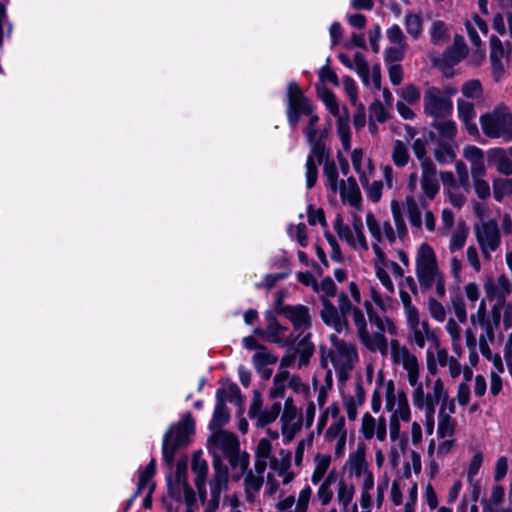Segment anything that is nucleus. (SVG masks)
<instances>
[{
	"instance_id": "nucleus-62",
	"label": "nucleus",
	"mask_w": 512,
	"mask_h": 512,
	"mask_svg": "<svg viewBox=\"0 0 512 512\" xmlns=\"http://www.w3.org/2000/svg\"><path fill=\"white\" fill-rule=\"evenodd\" d=\"M370 180L371 178H366V183H360L365 191L367 199L373 203H377L381 200L384 183L380 180H374L372 182H370Z\"/></svg>"
},
{
	"instance_id": "nucleus-28",
	"label": "nucleus",
	"mask_w": 512,
	"mask_h": 512,
	"mask_svg": "<svg viewBox=\"0 0 512 512\" xmlns=\"http://www.w3.org/2000/svg\"><path fill=\"white\" fill-rule=\"evenodd\" d=\"M191 469L195 475L194 483L197 488L199 498L201 502L204 503L207 497L206 479L208 473V463L202 457L201 451L194 452Z\"/></svg>"
},
{
	"instance_id": "nucleus-18",
	"label": "nucleus",
	"mask_w": 512,
	"mask_h": 512,
	"mask_svg": "<svg viewBox=\"0 0 512 512\" xmlns=\"http://www.w3.org/2000/svg\"><path fill=\"white\" fill-rule=\"evenodd\" d=\"M328 111L336 118L337 134L344 151L351 148L352 133L350 129V116L346 106L340 108L336 96L324 102Z\"/></svg>"
},
{
	"instance_id": "nucleus-48",
	"label": "nucleus",
	"mask_w": 512,
	"mask_h": 512,
	"mask_svg": "<svg viewBox=\"0 0 512 512\" xmlns=\"http://www.w3.org/2000/svg\"><path fill=\"white\" fill-rule=\"evenodd\" d=\"M433 155L440 165L452 163L456 158V145L454 142L437 140Z\"/></svg>"
},
{
	"instance_id": "nucleus-55",
	"label": "nucleus",
	"mask_w": 512,
	"mask_h": 512,
	"mask_svg": "<svg viewBox=\"0 0 512 512\" xmlns=\"http://www.w3.org/2000/svg\"><path fill=\"white\" fill-rule=\"evenodd\" d=\"M497 328L498 326H496L495 324L481 328L483 332L479 335V350L481 354L488 360L492 359V351L490 349V344L495 339V331L497 330Z\"/></svg>"
},
{
	"instance_id": "nucleus-63",
	"label": "nucleus",
	"mask_w": 512,
	"mask_h": 512,
	"mask_svg": "<svg viewBox=\"0 0 512 512\" xmlns=\"http://www.w3.org/2000/svg\"><path fill=\"white\" fill-rule=\"evenodd\" d=\"M468 231L464 226H458L451 234L448 249L451 254L460 251L467 240Z\"/></svg>"
},
{
	"instance_id": "nucleus-8",
	"label": "nucleus",
	"mask_w": 512,
	"mask_h": 512,
	"mask_svg": "<svg viewBox=\"0 0 512 512\" xmlns=\"http://www.w3.org/2000/svg\"><path fill=\"white\" fill-rule=\"evenodd\" d=\"M330 341L332 347L326 354L323 353V359L330 360L339 381L345 382L358 361L357 350L354 345L335 335L330 337Z\"/></svg>"
},
{
	"instance_id": "nucleus-21",
	"label": "nucleus",
	"mask_w": 512,
	"mask_h": 512,
	"mask_svg": "<svg viewBox=\"0 0 512 512\" xmlns=\"http://www.w3.org/2000/svg\"><path fill=\"white\" fill-rule=\"evenodd\" d=\"M281 315L291 323L294 334L299 333L301 336L312 326L311 310L305 305L296 304L282 308Z\"/></svg>"
},
{
	"instance_id": "nucleus-16",
	"label": "nucleus",
	"mask_w": 512,
	"mask_h": 512,
	"mask_svg": "<svg viewBox=\"0 0 512 512\" xmlns=\"http://www.w3.org/2000/svg\"><path fill=\"white\" fill-rule=\"evenodd\" d=\"M475 236L480 247L481 254L486 260L491 259L501 244V235L495 220H487L475 226Z\"/></svg>"
},
{
	"instance_id": "nucleus-58",
	"label": "nucleus",
	"mask_w": 512,
	"mask_h": 512,
	"mask_svg": "<svg viewBox=\"0 0 512 512\" xmlns=\"http://www.w3.org/2000/svg\"><path fill=\"white\" fill-rule=\"evenodd\" d=\"M472 327L484 328L490 325H494L495 322L491 320L489 314H487L485 299H482L478 305V309L475 313H472L469 317Z\"/></svg>"
},
{
	"instance_id": "nucleus-30",
	"label": "nucleus",
	"mask_w": 512,
	"mask_h": 512,
	"mask_svg": "<svg viewBox=\"0 0 512 512\" xmlns=\"http://www.w3.org/2000/svg\"><path fill=\"white\" fill-rule=\"evenodd\" d=\"M175 486L178 490L183 489V497L187 505V512H193L192 508L196 504V495L187 480V463L178 461L175 471Z\"/></svg>"
},
{
	"instance_id": "nucleus-60",
	"label": "nucleus",
	"mask_w": 512,
	"mask_h": 512,
	"mask_svg": "<svg viewBox=\"0 0 512 512\" xmlns=\"http://www.w3.org/2000/svg\"><path fill=\"white\" fill-rule=\"evenodd\" d=\"M391 213L395 224L394 230L396 233V239L399 238L402 240L407 236L408 230L401 212L400 205L395 200L391 202Z\"/></svg>"
},
{
	"instance_id": "nucleus-9",
	"label": "nucleus",
	"mask_w": 512,
	"mask_h": 512,
	"mask_svg": "<svg viewBox=\"0 0 512 512\" xmlns=\"http://www.w3.org/2000/svg\"><path fill=\"white\" fill-rule=\"evenodd\" d=\"M209 445L215 456L221 452L233 468H239L243 473L249 468V455L239 452V442L234 434L223 430L215 432L209 440Z\"/></svg>"
},
{
	"instance_id": "nucleus-29",
	"label": "nucleus",
	"mask_w": 512,
	"mask_h": 512,
	"mask_svg": "<svg viewBox=\"0 0 512 512\" xmlns=\"http://www.w3.org/2000/svg\"><path fill=\"white\" fill-rule=\"evenodd\" d=\"M333 227L338 237L345 241L349 247L358 251L359 253L368 252V241H365V245L359 244L357 240V234L352 230L350 226L344 223L341 215L336 216L333 222Z\"/></svg>"
},
{
	"instance_id": "nucleus-56",
	"label": "nucleus",
	"mask_w": 512,
	"mask_h": 512,
	"mask_svg": "<svg viewBox=\"0 0 512 512\" xmlns=\"http://www.w3.org/2000/svg\"><path fill=\"white\" fill-rule=\"evenodd\" d=\"M323 175L326 179V187H328L333 193L338 191L340 181L338 180V170L333 160H329L326 157L323 161Z\"/></svg>"
},
{
	"instance_id": "nucleus-24",
	"label": "nucleus",
	"mask_w": 512,
	"mask_h": 512,
	"mask_svg": "<svg viewBox=\"0 0 512 512\" xmlns=\"http://www.w3.org/2000/svg\"><path fill=\"white\" fill-rule=\"evenodd\" d=\"M243 479L244 499L247 504L254 506L260 504V491L264 484V473H258L256 470L247 469Z\"/></svg>"
},
{
	"instance_id": "nucleus-19",
	"label": "nucleus",
	"mask_w": 512,
	"mask_h": 512,
	"mask_svg": "<svg viewBox=\"0 0 512 512\" xmlns=\"http://www.w3.org/2000/svg\"><path fill=\"white\" fill-rule=\"evenodd\" d=\"M411 343L422 349L428 342L438 343V338L427 320H421L420 314L406 319Z\"/></svg>"
},
{
	"instance_id": "nucleus-46",
	"label": "nucleus",
	"mask_w": 512,
	"mask_h": 512,
	"mask_svg": "<svg viewBox=\"0 0 512 512\" xmlns=\"http://www.w3.org/2000/svg\"><path fill=\"white\" fill-rule=\"evenodd\" d=\"M155 474V460L152 459L146 468L139 473V479L137 484V489L133 495V498L137 497L139 494L148 492V495H151L155 484L153 482V476Z\"/></svg>"
},
{
	"instance_id": "nucleus-6",
	"label": "nucleus",
	"mask_w": 512,
	"mask_h": 512,
	"mask_svg": "<svg viewBox=\"0 0 512 512\" xmlns=\"http://www.w3.org/2000/svg\"><path fill=\"white\" fill-rule=\"evenodd\" d=\"M411 399L414 407H432L434 413L436 406L440 403L439 416L451 417L456 410L455 399L449 397L444 381L440 377L433 380L432 391L430 392H425L424 387L412 390Z\"/></svg>"
},
{
	"instance_id": "nucleus-64",
	"label": "nucleus",
	"mask_w": 512,
	"mask_h": 512,
	"mask_svg": "<svg viewBox=\"0 0 512 512\" xmlns=\"http://www.w3.org/2000/svg\"><path fill=\"white\" fill-rule=\"evenodd\" d=\"M512 195V179L497 178L493 181V196L501 202Z\"/></svg>"
},
{
	"instance_id": "nucleus-3",
	"label": "nucleus",
	"mask_w": 512,
	"mask_h": 512,
	"mask_svg": "<svg viewBox=\"0 0 512 512\" xmlns=\"http://www.w3.org/2000/svg\"><path fill=\"white\" fill-rule=\"evenodd\" d=\"M318 435L323 434L324 443L333 449L336 459L346 453L347 429L344 416L337 403L333 402L321 411L316 424Z\"/></svg>"
},
{
	"instance_id": "nucleus-52",
	"label": "nucleus",
	"mask_w": 512,
	"mask_h": 512,
	"mask_svg": "<svg viewBox=\"0 0 512 512\" xmlns=\"http://www.w3.org/2000/svg\"><path fill=\"white\" fill-rule=\"evenodd\" d=\"M430 41L433 45L442 46L450 39V31L448 26L441 20L432 22L429 29Z\"/></svg>"
},
{
	"instance_id": "nucleus-14",
	"label": "nucleus",
	"mask_w": 512,
	"mask_h": 512,
	"mask_svg": "<svg viewBox=\"0 0 512 512\" xmlns=\"http://www.w3.org/2000/svg\"><path fill=\"white\" fill-rule=\"evenodd\" d=\"M264 319L266 327L264 329H255V334L281 347L292 348L295 345L296 338L294 332H291L287 326L280 324L273 311H266Z\"/></svg>"
},
{
	"instance_id": "nucleus-12",
	"label": "nucleus",
	"mask_w": 512,
	"mask_h": 512,
	"mask_svg": "<svg viewBox=\"0 0 512 512\" xmlns=\"http://www.w3.org/2000/svg\"><path fill=\"white\" fill-rule=\"evenodd\" d=\"M389 347L392 362L401 365L406 371L407 381L412 390H416L418 387L423 388L424 383L419 381L420 364L417 356L395 339L390 341Z\"/></svg>"
},
{
	"instance_id": "nucleus-33",
	"label": "nucleus",
	"mask_w": 512,
	"mask_h": 512,
	"mask_svg": "<svg viewBox=\"0 0 512 512\" xmlns=\"http://www.w3.org/2000/svg\"><path fill=\"white\" fill-rule=\"evenodd\" d=\"M303 418L299 412L282 413L280 417L281 434L285 444L290 443L301 431Z\"/></svg>"
},
{
	"instance_id": "nucleus-45",
	"label": "nucleus",
	"mask_w": 512,
	"mask_h": 512,
	"mask_svg": "<svg viewBox=\"0 0 512 512\" xmlns=\"http://www.w3.org/2000/svg\"><path fill=\"white\" fill-rule=\"evenodd\" d=\"M314 467L310 476L311 482H320L326 479L332 463V456L330 454L318 453L313 459Z\"/></svg>"
},
{
	"instance_id": "nucleus-11",
	"label": "nucleus",
	"mask_w": 512,
	"mask_h": 512,
	"mask_svg": "<svg viewBox=\"0 0 512 512\" xmlns=\"http://www.w3.org/2000/svg\"><path fill=\"white\" fill-rule=\"evenodd\" d=\"M457 90L452 87L440 89L435 86L428 87L423 96V112L433 119L449 117L453 111L451 96Z\"/></svg>"
},
{
	"instance_id": "nucleus-4",
	"label": "nucleus",
	"mask_w": 512,
	"mask_h": 512,
	"mask_svg": "<svg viewBox=\"0 0 512 512\" xmlns=\"http://www.w3.org/2000/svg\"><path fill=\"white\" fill-rule=\"evenodd\" d=\"M415 275L423 289L435 286L436 294L444 297L446 294L445 277L440 270L436 253L427 243L420 244L415 252Z\"/></svg>"
},
{
	"instance_id": "nucleus-20",
	"label": "nucleus",
	"mask_w": 512,
	"mask_h": 512,
	"mask_svg": "<svg viewBox=\"0 0 512 512\" xmlns=\"http://www.w3.org/2000/svg\"><path fill=\"white\" fill-rule=\"evenodd\" d=\"M467 55V46L460 35L454 37L453 45L446 49L442 55L433 59L434 64L445 74L457 65Z\"/></svg>"
},
{
	"instance_id": "nucleus-59",
	"label": "nucleus",
	"mask_w": 512,
	"mask_h": 512,
	"mask_svg": "<svg viewBox=\"0 0 512 512\" xmlns=\"http://www.w3.org/2000/svg\"><path fill=\"white\" fill-rule=\"evenodd\" d=\"M404 26L407 33L413 38L418 39L423 32V19L420 14L408 13L404 17Z\"/></svg>"
},
{
	"instance_id": "nucleus-51",
	"label": "nucleus",
	"mask_w": 512,
	"mask_h": 512,
	"mask_svg": "<svg viewBox=\"0 0 512 512\" xmlns=\"http://www.w3.org/2000/svg\"><path fill=\"white\" fill-rule=\"evenodd\" d=\"M230 419V413L225 404V399L222 397L221 392H216V405L213 413L210 426L212 428H220L225 425Z\"/></svg>"
},
{
	"instance_id": "nucleus-7",
	"label": "nucleus",
	"mask_w": 512,
	"mask_h": 512,
	"mask_svg": "<svg viewBox=\"0 0 512 512\" xmlns=\"http://www.w3.org/2000/svg\"><path fill=\"white\" fill-rule=\"evenodd\" d=\"M481 129L489 138L500 139L504 143L512 141V112L503 103L479 118Z\"/></svg>"
},
{
	"instance_id": "nucleus-15",
	"label": "nucleus",
	"mask_w": 512,
	"mask_h": 512,
	"mask_svg": "<svg viewBox=\"0 0 512 512\" xmlns=\"http://www.w3.org/2000/svg\"><path fill=\"white\" fill-rule=\"evenodd\" d=\"M287 102V119L293 129L296 128L302 115H306L308 119L311 115H315L312 103L303 95L295 82L288 85Z\"/></svg>"
},
{
	"instance_id": "nucleus-40",
	"label": "nucleus",
	"mask_w": 512,
	"mask_h": 512,
	"mask_svg": "<svg viewBox=\"0 0 512 512\" xmlns=\"http://www.w3.org/2000/svg\"><path fill=\"white\" fill-rule=\"evenodd\" d=\"M334 481L335 472L332 470L326 479L320 480V482H311L314 486H317L316 500L323 507L328 506L333 500L335 493L333 488Z\"/></svg>"
},
{
	"instance_id": "nucleus-1",
	"label": "nucleus",
	"mask_w": 512,
	"mask_h": 512,
	"mask_svg": "<svg viewBox=\"0 0 512 512\" xmlns=\"http://www.w3.org/2000/svg\"><path fill=\"white\" fill-rule=\"evenodd\" d=\"M314 291L319 294L322 306L319 315L326 326L339 334H347L350 331L347 316L350 315L361 344L370 352H386L384 338L380 334L368 333L363 310L354 306L346 293L338 294L337 306L331 302L329 298L336 295V285L331 278L326 277L320 283L317 282Z\"/></svg>"
},
{
	"instance_id": "nucleus-2",
	"label": "nucleus",
	"mask_w": 512,
	"mask_h": 512,
	"mask_svg": "<svg viewBox=\"0 0 512 512\" xmlns=\"http://www.w3.org/2000/svg\"><path fill=\"white\" fill-rule=\"evenodd\" d=\"M420 187L421 194L418 199L408 195L405 198V208L408 221L413 229L421 231L425 229L432 233L436 230V217L434 213L428 209V201H432L440 191V182L438 172L433 162H424L420 167Z\"/></svg>"
},
{
	"instance_id": "nucleus-43",
	"label": "nucleus",
	"mask_w": 512,
	"mask_h": 512,
	"mask_svg": "<svg viewBox=\"0 0 512 512\" xmlns=\"http://www.w3.org/2000/svg\"><path fill=\"white\" fill-rule=\"evenodd\" d=\"M460 324L461 323L457 322L454 318H449L445 324V331L450 338L452 351L458 357H461L464 352L462 346V328Z\"/></svg>"
},
{
	"instance_id": "nucleus-32",
	"label": "nucleus",
	"mask_w": 512,
	"mask_h": 512,
	"mask_svg": "<svg viewBox=\"0 0 512 512\" xmlns=\"http://www.w3.org/2000/svg\"><path fill=\"white\" fill-rule=\"evenodd\" d=\"M337 192H339L344 203H348L357 210L361 209V191L354 177L351 176L347 180H341Z\"/></svg>"
},
{
	"instance_id": "nucleus-23",
	"label": "nucleus",
	"mask_w": 512,
	"mask_h": 512,
	"mask_svg": "<svg viewBox=\"0 0 512 512\" xmlns=\"http://www.w3.org/2000/svg\"><path fill=\"white\" fill-rule=\"evenodd\" d=\"M484 290L487 300L506 302V297L512 293V283L507 275L500 274L495 280L487 279Z\"/></svg>"
},
{
	"instance_id": "nucleus-42",
	"label": "nucleus",
	"mask_w": 512,
	"mask_h": 512,
	"mask_svg": "<svg viewBox=\"0 0 512 512\" xmlns=\"http://www.w3.org/2000/svg\"><path fill=\"white\" fill-rule=\"evenodd\" d=\"M483 459V453L477 451L471 458L466 472L467 481L473 488V497L475 500H477L480 490V482L476 479V476L482 466Z\"/></svg>"
},
{
	"instance_id": "nucleus-37",
	"label": "nucleus",
	"mask_w": 512,
	"mask_h": 512,
	"mask_svg": "<svg viewBox=\"0 0 512 512\" xmlns=\"http://www.w3.org/2000/svg\"><path fill=\"white\" fill-rule=\"evenodd\" d=\"M296 343L292 347L294 352L299 355L298 367L301 368L308 364L310 357L314 353V344L311 342V333L306 331L303 335L295 333ZM291 350V348H289Z\"/></svg>"
},
{
	"instance_id": "nucleus-39",
	"label": "nucleus",
	"mask_w": 512,
	"mask_h": 512,
	"mask_svg": "<svg viewBox=\"0 0 512 512\" xmlns=\"http://www.w3.org/2000/svg\"><path fill=\"white\" fill-rule=\"evenodd\" d=\"M489 164L495 166L496 170L505 176L512 174V159L507 150L503 148H492L487 152Z\"/></svg>"
},
{
	"instance_id": "nucleus-27",
	"label": "nucleus",
	"mask_w": 512,
	"mask_h": 512,
	"mask_svg": "<svg viewBox=\"0 0 512 512\" xmlns=\"http://www.w3.org/2000/svg\"><path fill=\"white\" fill-rule=\"evenodd\" d=\"M366 393L361 381H357L354 390L342 397L343 407L349 421H355L358 417V409L363 406Z\"/></svg>"
},
{
	"instance_id": "nucleus-41",
	"label": "nucleus",
	"mask_w": 512,
	"mask_h": 512,
	"mask_svg": "<svg viewBox=\"0 0 512 512\" xmlns=\"http://www.w3.org/2000/svg\"><path fill=\"white\" fill-rule=\"evenodd\" d=\"M272 456V443L270 439L261 438L255 449L254 469L256 472L264 473Z\"/></svg>"
},
{
	"instance_id": "nucleus-47",
	"label": "nucleus",
	"mask_w": 512,
	"mask_h": 512,
	"mask_svg": "<svg viewBox=\"0 0 512 512\" xmlns=\"http://www.w3.org/2000/svg\"><path fill=\"white\" fill-rule=\"evenodd\" d=\"M253 364L258 372H261L265 378L271 376V370L267 366L276 363L277 357L274 356L266 347H259V350L253 355Z\"/></svg>"
},
{
	"instance_id": "nucleus-25",
	"label": "nucleus",
	"mask_w": 512,
	"mask_h": 512,
	"mask_svg": "<svg viewBox=\"0 0 512 512\" xmlns=\"http://www.w3.org/2000/svg\"><path fill=\"white\" fill-rule=\"evenodd\" d=\"M343 468L349 476L357 479H360L365 475L367 476L368 473L372 472L366 459L365 447L358 446L354 451H352Z\"/></svg>"
},
{
	"instance_id": "nucleus-50",
	"label": "nucleus",
	"mask_w": 512,
	"mask_h": 512,
	"mask_svg": "<svg viewBox=\"0 0 512 512\" xmlns=\"http://www.w3.org/2000/svg\"><path fill=\"white\" fill-rule=\"evenodd\" d=\"M467 34L471 44L474 47L481 46V39L478 35V31L482 32L484 35L488 32V26L486 22L480 18L478 15H474L471 20H468L465 24Z\"/></svg>"
},
{
	"instance_id": "nucleus-36",
	"label": "nucleus",
	"mask_w": 512,
	"mask_h": 512,
	"mask_svg": "<svg viewBox=\"0 0 512 512\" xmlns=\"http://www.w3.org/2000/svg\"><path fill=\"white\" fill-rule=\"evenodd\" d=\"M339 61L350 70H355L364 85L369 86V64L363 54L357 52L352 61L346 54L338 55Z\"/></svg>"
},
{
	"instance_id": "nucleus-54",
	"label": "nucleus",
	"mask_w": 512,
	"mask_h": 512,
	"mask_svg": "<svg viewBox=\"0 0 512 512\" xmlns=\"http://www.w3.org/2000/svg\"><path fill=\"white\" fill-rule=\"evenodd\" d=\"M401 422L389 418V437L392 443H395L404 453L408 449V436L402 432Z\"/></svg>"
},
{
	"instance_id": "nucleus-22",
	"label": "nucleus",
	"mask_w": 512,
	"mask_h": 512,
	"mask_svg": "<svg viewBox=\"0 0 512 512\" xmlns=\"http://www.w3.org/2000/svg\"><path fill=\"white\" fill-rule=\"evenodd\" d=\"M360 434L365 440L376 438L380 442L387 438V421L385 417L375 418L369 412H365L361 418L359 429Z\"/></svg>"
},
{
	"instance_id": "nucleus-34",
	"label": "nucleus",
	"mask_w": 512,
	"mask_h": 512,
	"mask_svg": "<svg viewBox=\"0 0 512 512\" xmlns=\"http://www.w3.org/2000/svg\"><path fill=\"white\" fill-rule=\"evenodd\" d=\"M228 470L222 465L219 456H214V474L210 481L211 499L219 500L220 494L227 488Z\"/></svg>"
},
{
	"instance_id": "nucleus-10",
	"label": "nucleus",
	"mask_w": 512,
	"mask_h": 512,
	"mask_svg": "<svg viewBox=\"0 0 512 512\" xmlns=\"http://www.w3.org/2000/svg\"><path fill=\"white\" fill-rule=\"evenodd\" d=\"M194 433V420L187 413L177 424L171 425L165 433L162 444L163 458L168 465L174 461L175 451L189 444L190 436Z\"/></svg>"
},
{
	"instance_id": "nucleus-31",
	"label": "nucleus",
	"mask_w": 512,
	"mask_h": 512,
	"mask_svg": "<svg viewBox=\"0 0 512 512\" xmlns=\"http://www.w3.org/2000/svg\"><path fill=\"white\" fill-rule=\"evenodd\" d=\"M351 163L360 182L366 183V178H373L375 167L371 158L365 155L363 149L355 148L351 152Z\"/></svg>"
},
{
	"instance_id": "nucleus-35",
	"label": "nucleus",
	"mask_w": 512,
	"mask_h": 512,
	"mask_svg": "<svg viewBox=\"0 0 512 512\" xmlns=\"http://www.w3.org/2000/svg\"><path fill=\"white\" fill-rule=\"evenodd\" d=\"M364 307L368 313L370 321L372 323H374L375 326L377 327V329L379 330L378 332L368 331V333L369 334H380L384 338L385 343H386V352H384V353L380 352V353L382 355H386L388 353V343H387L386 337L384 336V333H388L390 335H395L397 332L396 326L391 319H389L387 317L382 318V317L377 316L375 313H373L372 305L369 301H365ZM367 330H369V329L367 328Z\"/></svg>"
},
{
	"instance_id": "nucleus-61",
	"label": "nucleus",
	"mask_w": 512,
	"mask_h": 512,
	"mask_svg": "<svg viewBox=\"0 0 512 512\" xmlns=\"http://www.w3.org/2000/svg\"><path fill=\"white\" fill-rule=\"evenodd\" d=\"M393 163L397 167H404L410 160V154L407 145L401 140H396L393 144L391 153Z\"/></svg>"
},
{
	"instance_id": "nucleus-26",
	"label": "nucleus",
	"mask_w": 512,
	"mask_h": 512,
	"mask_svg": "<svg viewBox=\"0 0 512 512\" xmlns=\"http://www.w3.org/2000/svg\"><path fill=\"white\" fill-rule=\"evenodd\" d=\"M292 453L287 449H280L278 455H273L269 461L270 469L282 478L284 485L289 484L295 477L291 468Z\"/></svg>"
},
{
	"instance_id": "nucleus-17",
	"label": "nucleus",
	"mask_w": 512,
	"mask_h": 512,
	"mask_svg": "<svg viewBox=\"0 0 512 512\" xmlns=\"http://www.w3.org/2000/svg\"><path fill=\"white\" fill-rule=\"evenodd\" d=\"M365 221L372 238V250L374 253L375 247L385 251L384 241L390 245L396 242L395 230L388 220L379 221L372 212H368Z\"/></svg>"
},
{
	"instance_id": "nucleus-13",
	"label": "nucleus",
	"mask_w": 512,
	"mask_h": 512,
	"mask_svg": "<svg viewBox=\"0 0 512 512\" xmlns=\"http://www.w3.org/2000/svg\"><path fill=\"white\" fill-rule=\"evenodd\" d=\"M382 393L385 398V409L392 410L397 404L407 400V395L404 390L395 389V383L389 379L384 381V374L380 370L377 374L376 388L371 396V409L374 413H378L382 407Z\"/></svg>"
},
{
	"instance_id": "nucleus-38",
	"label": "nucleus",
	"mask_w": 512,
	"mask_h": 512,
	"mask_svg": "<svg viewBox=\"0 0 512 512\" xmlns=\"http://www.w3.org/2000/svg\"><path fill=\"white\" fill-rule=\"evenodd\" d=\"M457 112L459 119L465 124L467 132L473 136L478 135L479 130L474 122L476 117L474 104L464 99H458Z\"/></svg>"
},
{
	"instance_id": "nucleus-49",
	"label": "nucleus",
	"mask_w": 512,
	"mask_h": 512,
	"mask_svg": "<svg viewBox=\"0 0 512 512\" xmlns=\"http://www.w3.org/2000/svg\"><path fill=\"white\" fill-rule=\"evenodd\" d=\"M432 127L437 130L439 134L438 140H446L447 142H454V138L457 134V126L456 123L449 119L445 118H436L433 119Z\"/></svg>"
},
{
	"instance_id": "nucleus-5",
	"label": "nucleus",
	"mask_w": 512,
	"mask_h": 512,
	"mask_svg": "<svg viewBox=\"0 0 512 512\" xmlns=\"http://www.w3.org/2000/svg\"><path fill=\"white\" fill-rule=\"evenodd\" d=\"M318 122V115H311L303 130L307 144L310 147V153L306 160V186L308 189L314 187L317 182L318 170L315 160L321 164L329 156V150L325 144L328 133L326 130L317 127Z\"/></svg>"
},
{
	"instance_id": "nucleus-53",
	"label": "nucleus",
	"mask_w": 512,
	"mask_h": 512,
	"mask_svg": "<svg viewBox=\"0 0 512 512\" xmlns=\"http://www.w3.org/2000/svg\"><path fill=\"white\" fill-rule=\"evenodd\" d=\"M440 442L438 443L437 447L435 444V440L431 439L429 441L428 447H427V453L429 456H436L437 458H442L449 453L452 452V450L455 447V438L454 437H447V438H439Z\"/></svg>"
},
{
	"instance_id": "nucleus-44",
	"label": "nucleus",
	"mask_w": 512,
	"mask_h": 512,
	"mask_svg": "<svg viewBox=\"0 0 512 512\" xmlns=\"http://www.w3.org/2000/svg\"><path fill=\"white\" fill-rule=\"evenodd\" d=\"M355 496V486L352 483L340 479L336 486V500L342 508V512H349V506Z\"/></svg>"
},
{
	"instance_id": "nucleus-57",
	"label": "nucleus",
	"mask_w": 512,
	"mask_h": 512,
	"mask_svg": "<svg viewBox=\"0 0 512 512\" xmlns=\"http://www.w3.org/2000/svg\"><path fill=\"white\" fill-rule=\"evenodd\" d=\"M280 411V402H275L270 407L262 409L260 412H258L253 419L256 421V425L258 427H264L274 422L278 418Z\"/></svg>"
}]
</instances>
